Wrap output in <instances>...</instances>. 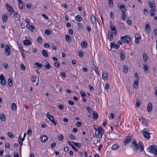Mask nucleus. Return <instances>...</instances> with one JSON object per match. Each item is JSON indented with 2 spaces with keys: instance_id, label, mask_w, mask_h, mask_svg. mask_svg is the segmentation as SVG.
<instances>
[{
  "instance_id": "obj_1",
  "label": "nucleus",
  "mask_w": 157,
  "mask_h": 157,
  "mask_svg": "<svg viewBox=\"0 0 157 157\" xmlns=\"http://www.w3.org/2000/svg\"><path fill=\"white\" fill-rule=\"evenodd\" d=\"M94 126V128L95 130V135L94 136L96 138H101L104 133V130L101 126H99L97 128Z\"/></svg>"
},
{
  "instance_id": "obj_2",
  "label": "nucleus",
  "mask_w": 157,
  "mask_h": 157,
  "mask_svg": "<svg viewBox=\"0 0 157 157\" xmlns=\"http://www.w3.org/2000/svg\"><path fill=\"white\" fill-rule=\"evenodd\" d=\"M134 147L136 151L139 150L140 151H142L144 149V145L141 141L139 142L136 146H135Z\"/></svg>"
},
{
  "instance_id": "obj_3",
  "label": "nucleus",
  "mask_w": 157,
  "mask_h": 157,
  "mask_svg": "<svg viewBox=\"0 0 157 157\" xmlns=\"http://www.w3.org/2000/svg\"><path fill=\"white\" fill-rule=\"evenodd\" d=\"M147 150H149L150 152L155 155L157 154V146L153 145L149 147Z\"/></svg>"
},
{
  "instance_id": "obj_4",
  "label": "nucleus",
  "mask_w": 157,
  "mask_h": 157,
  "mask_svg": "<svg viewBox=\"0 0 157 157\" xmlns=\"http://www.w3.org/2000/svg\"><path fill=\"white\" fill-rule=\"evenodd\" d=\"M121 38L122 41L124 43H128L130 41L131 39V37L128 35L125 36H121Z\"/></svg>"
},
{
  "instance_id": "obj_5",
  "label": "nucleus",
  "mask_w": 157,
  "mask_h": 157,
  "mask_svg": "<svg viewBox=\"0 0 157 157\" xmlns=\"http://www.w3.org/2000/svg\"><path fill=\"white\" fill-rule=\"evenodd\" d=\"M109 136L112 140H114L117 139L119 137L118 134L113 132H110L109 133Z\"/></svg>"
},
{
  "instance_id": "obj_6",
  "label": "nucleus",
  "mask_w": 157,
  "mask_h": 157,
  "mask_svg": "<svg viewBox=\"0 0 157 157\" xmlns=\"http://www.w3.org/2000/svg\"><path fill=\"white\" fill-rule=\"evenodd\" d=\"M6 8L8 10V11L9 12L10 14H11L14 12V10L13 7L7 3L6 4Z\"/></svg>"
},
{
  "instance_id": "obj_7",
  "label": "nucleus",
  "mask_w": 157,
  "mask_h": 157,
  "mask_svg": "<svg viewBox=\"0 0 157 157\" xmlns=\"http://www.w3.org/2000/svg\"><path fill=\"white\" fill-rule=\"evenodd\" d=\"M132 139V137L130 136H128L124 139V145H125L130 143Z\"/></svg>"
},
{
  "instance_id": "obj_8",
  "label": "nucleus",
  "mask_w": 157,
  "mask_h": 157,
  "mask_svg": "<svg viewBox=\"0 0 157 157\" xmlns=\"http://www.w3.org/2000/svg\"><path fill=\"white\" fill-rule=\"evenodd\" d=\"M43 65L44 67L47 69H49L51 67L50 64L48 63V62L44 60L43 63Z\"/></svg>"
},
{
  "instance_id": "obj_9",
  "label": "nucleus",
  "mask_w": 157,
  "mask_h": 157,
  "mask_svg": "<svg viewBox=\"0 0 157 157\" xmlns=\"http://www.w3.org/2000/svg\"><path fill=\"white\" fill-rule=\"evenodd\" d=\"M143 135L145 138H147V139L150 137V134L147 132L146 128H144L143 130Z\"/></svg>"
},
{
  "instance_id": "obj_10",
  "label": "nucleus",
  "mask_w": 157,
  "mask_h": 157,
  "mask_svg": "<svg viewBox=\"0 0 157 157\" xmlns=\"http://www.w3.org/2000/svg\"><path fill=\"white\" fill-rule=\"evenodd\" d=\"M139 120L140 121H142L144 125H145L146 126H147L148 124V121L147 120L145 119L144 118L142 117H140Z\"/></svg>"
},
{
  "instance_id": "obj_11",
  "label": "nucleus",
  "mask_w": 157,
  "mask_h": 157,
  "mask_svg": "<svg viewBox=\"0 0 157 157\" xmlns=\"http://www.w3.org/2000/svg\"><path fill=\"white\" fill-rule=\"evenodd\" d=\"M5 54L7 56L10 55V47L7 45L5 46Z\"/></svg>"
},
{
  "instance_id": "obj_12",
  "label": "nucleus",
  "mask_w": 157,
  "mask_h": 157,
  "mask_svg": "<svg viewBox=\"0 0 157 157\" xmlns=\"http://www.w3.org/2000/svg\"><path fill=\"white\" fill-rule=\"evenodd\" d=\"M117 6L121 10V11L122 12V13L125 12H126V7L124 5H121L120 6H119V5H118Z\"/></svg>"
},
{
  "instance_id": "obj_13",
  "label": "nucleus",
  "mask_w": 157,
  "mask_h": 157,
  "mask_svg": "<svg viewBox=\"0 0 157 157\" xmlns=\"http://www.w3.org/2000/svg\"><path fill=\"white\" fill-rule=\"evenodd\" d=\"M136 42L137 44L139 43V40L141 39V36L140 33H136L135 35Z\"/></svg>"
},
{
  "instance_id": "obj_14",
  "label": "nucleus",
  "mask_w": 157,
  "mask_h": 157,
  "mask_svg": "<svg viewBox=\"0 0 157 157\" xmlns=\"http://www.w3.org/2000/svg\"><path fill=\"white\" fill-rule=\"evenodd\" d=\"M120 47V45L119 44L115 45L113 44V43H110V48L112 49L113 48H114L115 49H117L118 48Z\"/></svg>"
},
{
  "instance_id": "obj_15",
  "label": "nucleus",
  "mask_w": 157,
  "mask_h": 157,
  "mask_svg": "<svg viewBox=\"0 0 157 157\" xmlns=\"http://www.w3.org/2000/svg\"><path fill=\"white\" fill-rule=\"evenodd\" d=\"M145 31L146 33H149L151 29V28L149 25V23L147 24H146V26L145 27Z\"/></svg>"
},
{
  "instance_id": "obj_16",
  "label": "nucleus",
  "mask_w": 157,
  "mask_h": 157,
  "mask_svg": "<svg viewBox=\"0 0 157 157\" xmlns=\"http://www.w3.org/2000/svg\"><path fill=\"white\" fill-rule=\"evenodd\" d=\"M48 137L46 135H42V136L41 137V140L42 143L45 142L47 141L48 140Z\"/></svg>"
},
{
  "instance_id": "obj_17",
  "label": "nucleus",
  "mask_w": 157,
  "mask_h": 157,
  "mask_svg": "<svg viewBox=\"0 0 157 157\" xmlns=\"http://www.w3.org/2000/svg\"><path fill=\"white\" fill-rule=\"evenodd\" d=\"M152 109V104L151 103H149L147 105V110L148 112H151Z\"/></svg>"
},
{
  "instance_id": "obj_18",
  "label": "nucleus",
  "mask_w": 157,
  "mask_h": 157,
  "mask_svg": "<svg viewBox=\"0 0 157 157\" xmlns=\"http://www.w3.org/2000/svg\"><path fill=\"white\" fill-rule=\"evenodd\" d=\"M0 119L2 122H4L6 121V117L3 113H1L0 114Z\"/></svg>"
},
{
  "instance_id": "obj_19",
  "label": "nucleus",
  "mask_w": 157,
  "mask_h": 157,
  "mask_svg": "<svg viewBox=\"0 0 157 157\" xmlns=\"http://www.w3.org/2000/svg\"><path fill=\"white\" fill-rule=\"evenodd\" d=\"M93 117L95 120H96L98 118V114L96 111H93Z\"/></svg>"
},
{
  "instance_id": "obj_20",
  "label": "nucleus",
  "mask_w": 157,
  "mask_h": 157,
  "mask_svg": "<svg viewBox=\"0 0 157 157\" xmlns=\"http://www.w3.org/2000/svg\"><path fill=\"white\" fill-rule=\"evenodd\" d=\"M120 53L121 59L122 60H124L125 59V53L124 52L122 51L120 52Z\"/></svg>"
},
{
  "instance_id": "obj_21",
  "label": "nucleus",
  "mask_w": 157,
  "mask_h": 157,
  "mask_svg": "<svg viewBox=\"0 0 157 157\" xmlns=\"http://www.w3.org/2000/svg\"><path fill=\"white\" fill-rule=\"evenodd\" d=\"M26 27L29 29H30L32 32H34V30H35V28L33 26L30 25L29 24L26 25Z\"/></svg>"
},
{
  "instance_id": "obj_22",
  "label": "nucleus",
  "mask_w": 157,
  "mask_h": 157,
  "mask_svg": "<svg viewBox=\"0 0 157 157\" xmlns=\"http://www.w3.org/2000/svg\"><path fill=\"white\" fill-rule=\"evenodd\" d=\"M149 7L150 8H151V9H156L155 5V3L153 2H149Z\"/></svg>"
},
{
  "instance_id": "obj_23",
  "label": "nucleus",
  "mask_w": 157,
  "mask_h": 157,
  "mask_svg": "<svg viewBox=\"0 0 157 157\" xmlns=\"http://www.w3.org/2000/svg\"><path fill=\"white\" fill-rule=\"evenodd\" d=\"M139 81L137 79L135 80L133 83V87L135 89H137L138 87Z\"/></svg>"
},
{
  "instance_id": "obj_24",
  "label": "nucleus",
  "mask_w": 157,
  "mask_h": 157,
  "mask_svg": "<svg viewBox=\"0 0 157 157\" xmlns=\"http://www.w3.org/2000/svg\"><path fill=\"white\" fill-rule=\"evenodd\" d=\"M87 44L86 41H83L81 44V46L84 48H87Z\"/></svg>"
},
{
  "instance_id": "obj_25",
  "label": "nucleus",
  "mask_w": 157,
  "mask_h": 157,
  "mask_svg": "<svg viewBox=\"0 0 157 157\" xmlns=\"http://www.w3.org/2000/svg\"><path fill=\"white\" fill-rule=\"evenodd\" d=\"M24 44L25 45H28L32 44V42L29 40H24L23 41Z\"/></svg>"
},
{
  "instance_id": "obj_26",
  "label": "nucleus",
  "mask_w": 157,
  "mask_h": 157,
  "mask_svg": "<svg viewBox=\"0 0 157 157\" xmlns=\"http://www.w3.org/2000/svg\"><path fill=\"white\" fill-rule=\"evenodd\" d=\"M8 20V18L6 14H2V20L3 22H7Z\"/></svg>"
},
{
  "instance_id": "obj_27",
  "label": "nucleus",
  "mask_w": 157,
  "mask_h": 157,
  "mask_svg": "<svg viewBox=\"0 0 157 157\" xmlns=\"http://www.w3.org/2000/svg\"><path fill=\"white\" fill-rule=\"evenodd\" d=\"M120 146L117 144H115L113 145L112 147V149L114 151H115L118 149Z\"/></svg>"
},
{
  "instance_id": "obj_28",
  "label": "nucleus",
  "mask_w": 157,
  "mask_h": 157,
  "mask_svg": "<svg viewBox=\"0 0 157 157\" xmlns=\"http://www.w3.org/2000/svg\"><path fill=\"white\" fill-rule=\"evenodd\" d=\"M108 36V39L110 40V41H112L113 38V33L111 32H109Z\"/></svg>"
},
{
  "instance_id": "obj_29",
  "label": "nucleus",
  "mask_w": 157,
  "mask_h": 157,
  "mask_svg": "<svg viewBox=\"0 0 157 157\" xmlns=\"http://www.w3.org/2000/svg\"><path fill=\"white\" fill-rule=\"evenodd\" d=\"M18 2L19 7L21 10L23 9V4L21 0H17Z\"/></svg>"
},
{
  "instance_id": "obj_30",
  "label": "nucleus",
  "mask_w": 157,
  "mask_h": 157,
  "mask_svg": "<svg viewBox=\"0 0 157 157\" xmlns=\"http://www.w3.org/2000/svg\"><path fill=\"white\" fill-rule=\"evenodd\" d=\"M108 74L106 72H104L102 75V78L104 80H106L108 78Z\"/></svg>"
},
{
  "instance_id": "obj_31",
  "label": "nucleus",
  "mask_w": 157,
  "mask_h": 157,
  "mask_svg": "<svg viewBox=\"0 0 157 157\" xmlns=\"http://www.w3.org/2000/svg\"><path fill=\"white\" fill-rule=\"evenodd\" d=\"M13 80L11 78H9L8 80V84L10 87H11L13 85Z\"/></svg>"
},
{
  "instance_id": "obj_32",
  "label": "nucleus",
  "mask_w": 157,
  "mask_h": 157,
  "mask_svg": "<svg viewBox=\"0 0 157 157\" xmlns=\"http://www.w3.org/2000/svg\"><path fill=\"white\" fill-rule=\"evenodd\" d=\"M91 20L92 23L94 24L96 22V19L95 17L94 16H91Z\"/></svg>"
},
{
  "instance_id": "obj_33",
  "label": "nucleus",
  "mask_w": 157,
  "mask_h": 157,
  "mask_svg": "<svg viewBox=\"0 0 157 157\" xmlns=\"http://www.w3.org/2000/svg\"><path fill=\"white\" fill-rule=\"evenodd\" d=\"M144 71L145 72L147 73L148 71V66L147 64L144 65L143 64Z\"/></svg>"
},
{
  "instance_id": "obj_34",
  "label": "nucleus",
  "mask_w": 157,
  "mask_h": 157,
  "mask_svg": "<svg viewBox=\"0 0 157 157\" xmlns=\"http://www.w3.org/2000/svg\"><path fill=\"white\" fill-rule=\"evenodd\" d=\"M35 66L36 67H38V68H41L42 67V65L39 63L36 62L35 64Z\"/></svg>"
},
{
  "instance_id": "obj_35",
  "label": "nucleus",
  "mask_w": 157,
  "mask_h": 157,
  "mask_svg": "<svg viewBox=\"0 0 157 157\" xmlns=\"http://www.w3.org/2000/svg\"><path fill=\"white\" fill-rule=\"evenodd\" d=\"M42 53L43 56L44 57H48V53L45 50L43 49L42 50Z\"/></svg>"
},
{
  "instance_id": "obj_36",
  "label": "nucleus",
  "mask_w": 157,
  "mask_h": 157,
  "mask_svg": "<svg viewBox=\"0 0 157 157\" xmlns=\"http://www.w3.org/2000/svg\"><path fill=\"white\" fill-rule=\"evenodd\" d=\"M65 39L68 42H70L71 41V38L68 35H66L65 36Z\"/></svg>"
},
{
  "instance_id": "obj_37",
  "label": "nucleus",
  "mask_w": 157,
  "mask_h": 157,
  "mask_svg": "<svg viewBox=\"0 0 157 157\" xmlns=\"http://www.w3.org/2000/svg\"><path fill=\"white\" fill-rule=\"evenodd\" d=\"M110 23L111 24V25H110V27L111 30L113 31H116V28L113 25V24H112V22H111Z\"/></svg>"
},
{
  "instance_id": "obj_38",
  "label": "nucleus",
  "mask_w": 157,
  "mask_h": 157,
  "mask_svg": "<svg viewBox=\"0 0 157 157\" xmlns=\"http://www.w3.org/2000/svg\"><path fill=\"white\" fill-rule=\"evenodd\" d=\"M76 20L80 22L82 20V18L79 15H78L75 17Z\"/></svg>"
},
{
  "instance_id": "obj_39",
  "label": "nucleus",
  "mask_w": 157,
  "mask_h": 157,
  "mask_svg": "<svg viewBox=\"0 0 157 157\" xmlns=\"http://www.w3.org/2000/svg\"><path fill=\"white\" fill-rule=\"evenodd\" d=\"M155 9H151V10L150 11V13L151 16H153L155 15Z\"/></svg>"
},
{
  "instance_id": "obj_40",
  "label": "nucleus",
  "mask_w": 157,
  "mask_h": 157,
  "mask_svg": "<svg viewBox=\"0 0 157 157\" xmlns=\"http://www.w3.org/2000/svg\"><path fill=\"white\" fill-rule=\"evenodd\" d=\"M18 142L20 144V149H21V146L23 145V141L22 140H21V137L20 136H19L18 139Z\"/></svg>"
},
{
  "instance_id": "obj_41",
  "label": "nucleus",
  "mask_w": 157,
  "mask_h": 157,
  "mask_svg": "<svg viewBox=\"0 0 157 157\" xmlns=\"http://www.w3.org/2000/svg\"><path fill=\"white\" fill-rule=\"evenodd\" d=\"M143 56L144 61L145 62L147 61V60L148 59V57L147 55H146V53H144L143 54Z\"/></svg>"
},
{
  "instance_id": "obj_42",
  "label": "nucleus",
  "mask_w": 157,
  "mask_h": 157,
  "mask_svg": "<svg viewBox=\"0 0 157 157\" xmlns=\"http://www.w3.org/2000/svg\"><path fill=\"white\" fill-rule=\"evenodd\" d=\"M47 116L48 119L50 120L51 121H52V120H53L54 119V118L50 114L47 113Z\"/></svg>"
},
{
  "instance_id": "obj_43",
  "label": "nucleus",
  "mask_w": 157,
  "mask_h": 157,
  "mask_svg": "<svg viewBox=\"0 0 157 157\" xmlns=\"http://www.w3.org/2000/svg\"><path fill=\"white\" fill-rule=\"evenodd\" d=\"M72 143H73L75 146L77 147H82V145L80 143L73 142H72Z\"/></svg>"
},
{
  "instance_id": "obj_44",
  "label": "nucleus",
  "mask_w": 157,
  "mask_h": 157,
  "mask_svg": "<svg viewBox=\"0 0 157 157\" xmlns=\"http://www.w3.org/2000/svg\"><path fill=\"white\" fill-rule=\"evenodd\" d=\"M123 71L125 73H127L128 71V67L127 66H124L123 69Z\"/></svg>"
},
{
  "instance_id": "obj_45",
  "label": "nucleus",
  "mask_w": 157,
  "mask_h": 157,
  "mask_svg": "<svg viewBox=\"0 0 157 157\" xmlns=\"http://www.w3.org/2000/svg\"><path fill=\"white\" fill-rule=\"evenodd\" d=\"M11 108L13 110H15L17 109V106L16 104L13 103L11 104Z\"/></svg>"
},
{
  "instance_id": "obj_46",
  "label": "nucleus",
  "mask_w": 157,
  "mask_h": 157,
  "mask_svg": "<svg viewBox=\"0 0 157 157\" xmlns=\"http://www.w3.org/2000/svg\"><path fill=\"white\" fill-rule=\"evenodd\" d=\"M108 2L109 6L112 7H113V0H108Z\"/></svg>"
},
{
  "instance_id": "obj_47",
  "label": "nucleus",
  "mask_w": 157,
  "mask_h": 157,
  "mask_svg": "<svg viewBox=\"0 0 157 157\" xmlns=\"http://www.w3.org/2000/svg\"><path fill=\"white\" fill-rule=\"evenodd\" d=\"M58 138L60 140H62L63 138V136L61 134H59L58 136Z\"/></svg>"
},
{
  "instance_id": "obj_48",
  "label": "nucleus",
  "mask_w": 157,
  "mask_h": 157,
  "mask_svg": "<svg viewBox=\"0 0 157 157\" xmlns=\"http://www.w3.org/2000/svg\"><path fill=\"white\" fill-rule=\"evenodd\" d=\"M37 41L39 44H41L42 42V39L40 37H38L37 39Z\"/></svg>"
},
{
  "instance_id": "obj_49",
  "label": "nucleus",
  "mask_w": 157,
  "mask_h": 157,
  "mask_svg": "<svg viewBox=\"0 0 157 157\" xmlns=\"http://www.w3.org/2000/svg\"><path fill=\"white\" fill-rule=\"evenodd\" d=\"M125 13V12L122 13L121 14L122 19L123 20H124L126 17V16Z\"/></svg>"
},
{
  "instance_id": "obj_50",
  "label": "nucleus",
  "mask_w": 157,
  "mask_h": 157,
  "mask_svg": "<svg viewBox=\"0 0 157 157\" xmlns=\"http://www.w3.org/2000/svg\"><path fill=\"white\" fill-rule=\"evenodd\" d=\"M7 135L8 136L11 138H13L14 137L13 135L11 132H7Z\"/></svg>"
},
{
  "instance_id": "obj_51",
  "label": "nucleus",
  "mask_w": 157,
  "mask_h": 157,
  "mask_svg": "<svg viewBox=\"0 0 157 157\" xmlns=\"http://www.w3.org/2000/svg\"><path fill=\"white\" fill-rule=\"evenodd\" d=\"M45 33L46 35H49L51 33V32L49 29H47L45 31Z\"/></svg>"
},
{
  "instance_id": "obj_52",
  "label": "nucleus",
  "mask_w": 157,
  "mask_h": 157,
  "mask_svg": "<svg viewBox=\"0 0 157 157\" xmlns=\"http://www.w3.org/2000/svg\"><path fill=\"white\" fill-rule=\"evenodd\" d=\"M36 76L34 75H33L32 76L31 78V81L33 82H35L36 81Z\"/></svg>"
},
{
  "instance_id": "obj_53",
  "label": "nucleus",
  "mask_w": 157,
  "mask_h": 157,
  "mask_svg": "<svg viewBox=\"0 0 157 157\" xmlns=\"http://www.w3.org/2000/svg\"><path fill=\"white\" fill-rule=\"evenodd\" d=\"M55 66L57 68L59 67L60 65L59 63L57 62H56L54 63Z\"/></svg>"
},
{
  "instance_id": "obj_54",
  "label": "nucleus",
  "mask_w": 157,
  "mask_h": 157,
  "mask_svg": "<svg viewBox=\"0 0 157 157\" xmlns=\"http://www.w3.org/2000/svg\"><path fill=\"white\" fill-rule=\"evenodd\" d=\"M1 83L3 86L5 85L6 84V80L5 79H3L1 80Z\"/></svg>"
},
{
  "instance_id": "obj_55",
  "label": "nucleus",
  "mask_w": 157,
  "mask_h": 157,
  "mask_svg": "<svg viewBox=\"0 0 157 157\" xmlns=\"http://www.w3.org/2000/svg\"><path fill=\"white\" fill-rule=\"evenodd\" d=\"M69 137L70 139L71 140H74L75 138V136L72 134L69 135Z\"/></svg>"
},
{
  "instance_id": "obj_56",
  "label": "nucleus",
  "mask_w": 157,
  "mask_h": 157,
  "mask_svg": "<svg viewBox=\"0 0 157 157\" xmlns=\"http://www.w3.org/2000/svg\"><path fill=\"white\" fill-rule=\"evenodd\" d=\"M80 94L82 98H85L86 97V94L84 92H80Z\"/></svg>"
},
{
  "instance_id": "obj_57",
  "label": "nucleus",
  "mask_w": 157,
  "mask_h": 157,
  "mask_svg": "<svg viewBox=\"0 0 157 157\" xmlns=\"http://www.w3.org/2000/svg\"><path fill=\"white\" fill-rule=\"evenodd\" d=\"M18 48L19 50L21 51V52L22 51H24V49H23L22 46L20 44L18 45Z\"/></svg>"
},
{
  "instance_id": "obj_58",
  "label": "nucleus",
  "mask_w": 157,
  "mask_h": 157,
  "mask_svg": "<svg viewBox=\"0 0 157 157\" xmlns=\"http://www.w3.org/2000/svg\"><path fill=\"white\" fill-rule=\"evenodd\" d=\"M79 55L80 57H82L83 56V53L82 51H79L78 52Z\"/></svg>"
},
{
  "instance_id": "obj_59",
  "label": "nucleus",
  "mask_w": 157,
  "mask_h": 157,
  "mask_svg": "<svg viewBox=\"0 0 157 157\" xmlns=\"http://www.w3.org/2000/svg\"><path fill=\"white\" fill-rule=\"evenodd\" d=\"M92 68L93 70L94 71L98 70V68L97 67H96L94 64L92 65Z\"/></svg>"
},
{
  "instance_id": "obj_60",
  "label": "nucleus",
  "mask_w": 157,
  "mask_h": 157,
  "mask_svg": "<svg viewBox=\"0 0 157 157\" xmlns=\"http://www.w3.org/2000/svg\"><path fill=\"white\" fill-rule=\"evenodd\" d=\"M21 68L23 71H24L25 70V67L24 65L23 64H21Z\"/></svg>"
},
{
  "instance_id": "obj_61",
  "label": "nucleus",
  "mask_w": 157,
  "mask_h": 157,
  "mask_svg": "<svg viewBox=\"0 0 157 157\" xmlns=\"http://www.w3.org/2000/svg\"><path fill=\"white\" fill-rule=\"evenodd\" d=\"M144 13L145 15H147L148 14V12L147 9H145L144 10Z\"/></svg>"
},
{
  "instance_id": "obj_62",
  "label": "nucleus",
  "mask_w": 157,
  "mask_h": 157,
  "mask_svg": "<svg viewBox=\"0 0 157 157\" xmlns=\"http://www.w3.org/2000/svg\"><path fill=\"white\" fill-rule=\"evenodd\" d=\"M58 108L61 110H63L64 108L63 106L61 104H60L58 106Z\"/></svg>"
},
{
  "instance_id": "obj_63",
  "label": "nucleus",
  "mask_w": 157,
  "mask_h": 157,
  "mask_svg": "<svg viewBox=\"0 0 157 157\" xmlns=\"http://www.w3.org/2000/svg\"><path fill=\"white\" fill-rule=\"evenodd\" d=\"M77 26L79 29H81L82 28V24L80 23H77Z\"/></svg>"
},
{
  "instance_id": "obj_64",
  "label": "nucleus",
  "mask_w": 157,
  "mask_h": 157,
  "mask_svg": "<svg viewBox=\"0 0 157 157\" xmlns=\"http://www.w3.org/2000/svg\"><path fill=\"white\" fill-rule=\"evenodd\" d=\"M5 147L7 148H9L10 147V145L8 143H6L5 145Z\"/></svg>"
}]
</instances>
